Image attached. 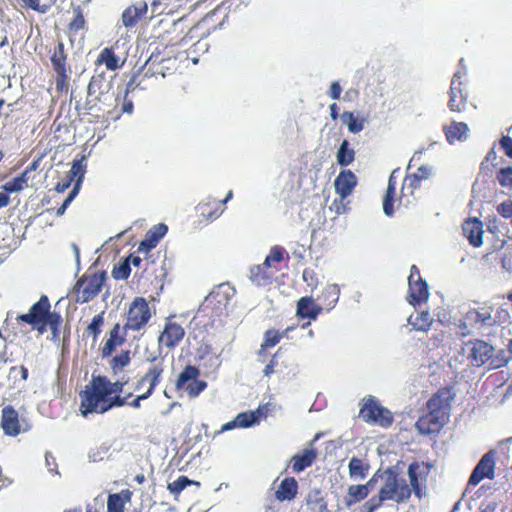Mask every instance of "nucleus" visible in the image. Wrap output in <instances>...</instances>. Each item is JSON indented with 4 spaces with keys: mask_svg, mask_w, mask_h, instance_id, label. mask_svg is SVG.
Returning <instances> with one entry per match:
<instances>
[{
    "mask_svg": "<svg viewBox=\"0 0 512 512\" xmlns=\"http://www.w3.org/2000/svg\"><path fill=\"white\" fill-rule=\"evenodd\" d=\"M124 383L111 382L105 377H93L84 391L80 393V412L86 417L89 413H105L114 406H123L125 398L118 394L122 392Z\"/></svg>",
    "mask_w": 512,
    "mask_h": 512,
    "instance_id": "1",
    "label": "nucleus"
},
{
    "mask_svg": "<svg viewBox=\"0 0 512 512\" xmlns=\"http://www.w3.org/2000/svg\"><path fill=\"white\" fill-rule=\"evenodd\" d=\"M453 399L450 389L438 391L427 403L428 413L416 422L418 431L425 435L439 431L448 421Z\"/></svg>",
    "mask_w": 512,
    "mask_h": 512,
    "instance_id": "2",
    "label": "nucleus"
},
{
    "mask_svg": "<svg viewBox=\"0 0 512 512\" xmlns=\"http://www.w3.org/2000/svg\"><path fill=\"white\" fill-rule=\"evenodd\" d=\"M382 484L378 496L369 499L364 508L367 512H373L384 501H394L396 503L405 502L411 496V488L403 478H398L392 472H385L381 477Z\"/></svg>",
    "mask_w": 512,
    "mask_h": 512,
    "instance_id": "3",
    "label": "nucleus"
},
{
    "mask_svg": "<svg viewBox=\"0 0 512 512\" xmlns=\"http://www.w3.org/2000/svg\"><path fill=\"white\" fill-rule=\"evenodd\" d=\"M359 417L365 422L373 423L381 427H389L393 421L392 413L372 396L363 399Z\"/></svg>",
    "mask_w": 512,
    "mask_h": 512,
    "instance_id": "4",
    "label": "nucleus"
},
{
    "mask_svg": "<svg viewBox=\"0 0 512 512\" xmlns=\"http://www.w3.org/2000/svg\"><path fill=\"white\" fill-rule=\"evenodd\" d=\"M106 280V274L94 273L78 281L76 293L77 302L86 303L94 299L101 291Z\"/></svg>",
    "mask_w": 512,
    "mask_h": 512,
    "instance_id": "5",
    "label": "nucleus"
},
{
    "mask_svg": "<svg viewBox=\"0 0 512 512\" xmlns=\"http://www.w3.org/2000/svg\"><path fill=\"white\" fill-rule=\"evenodd\" d=\"M150 317L151 313L147 301L141 297L135 298L129 307L124 329L140 330L148 323Z\"/></svg>",
    "mask_w": 512,
    "mask_h": 512,
    "instance_id": "6",
    "label": "nucleus"
},
{
    "mask_svg": "<svg viewBox=\"0 0 512 512\" xmlns=\"http://www.w3.org/2000/svg\"><path fill=\"white\" fill-rule=\"evenodd\" d=\"M50 310V303L46 296H42L26 314H21L17 320L26 322L37 327L39 333L44 332V322L48 317Z\"/></svg>",
    "mask_w": 512,
    "mask_h": 512,
    "instance_id": "7",
    "label": "nucleus"
},
{
    "mask_svg": "<svg viewBox=\"0 0 512 512\" xmlns=\"http://www.w3.org/2000/svg\"><path fill=\"white\" fill-rule=\"evenodd\" d=\"M409 294L408 300L412 305L420 304L429 297V290L427 283L422 280L418 268L413 265L411 267L410 275L408 277Z\"/></svg>",
    "mask_w": 512,
    "mask_h": 512,
    "instance_id": "8",
    "label": "nucleus"
},
{
    "mask_svg": "<svg viewBox=\"0 0 512 512\" xmlns=\"http://www.w3.org/2000/svg\"><path fill=\"white\" fill-rule=\"evenodd\" d=\"M495 473V451L491 450L484 454L479 463L474 468L470 478L469 485H477L483 479H493Z\"/></svg>",
    "mask_w": 512,
    "mask_h": 512,
    "instance_id": "9",
    "label": "nucleus"
},
{
    "mask_svg": "<svg viewBox=\"0 0 512 512\" xmlns=\"http://www.w3.org/2000/svg\"><path fill=\"white\" fill-rule=\"evenodd\" d=\"M466 73L458 71L454 74L450 87L449 108L454 112H461L466 106L467 96L463 91V80Z\"/></svg>",
    "mask_w": 512,
    "mask_h": 512,
    "instance_id": "10",
    "label": "nucleus"
},
{
    "mask_svg": "<svg viewBox=\"0 0 512 512\" xmlns=\"http://www.w3.org/2000/svg\"><path fill=\"white\" fill-rule=\"evenodd\" d=\"M464 352H468V359L472 365L481 366L490 359L493 348L484 341H475L465 343Z\"/></svg>",
    "mask_w": 512,
    "mask_h": 512,
    "instance_id": "11",
    "label": "nucleus"
},
{
    "mask_svg": "<svg viewBox=\"0 0 512 512\" xmlns=\"http://www.w3.org/2000/svg\"><path fill=\"white\" fill-rule=\"evenodd\" d=\"M357 185V177L351 170H342L334 181L336 193L341 199L348 197Z\"/></svg>",
    "mask_w": 512,
    "mask_h": 512,
    "instance_id": "12",
    "label": "nucleus"
},
{
    "mask_svg": "<svg viewBox=\"0 0 512 512\" xmlns=\"http://www.w3.org/2000/svg\"><path fill=\"white\" fill-rule=\"evenodd\" d=\"M185 331L181 325L168 321L165 328L159 336V342L167 348H174L183 339Z\"/></svg>",
    "mask_w": 512,
    "mask_h": 512,
    "instance_id": "13",
    "label": "nucleus"
},
{
    "mask_svg": "<svg viewBox=\"0 0 512 512\" xmlns=\"http://www.w3.org/2000/svg\"><path fill=\"white\" fill-rule=\"evenodd\" d=\"M317 438L318 437L316 436L315 439L309 444V447L292 457L291 467L293 472L300 473L313 464L317 456V452L313 448V442L317 440Z\"/></svg>",
    "mask_w": 512,
    "mask_h": 512,
    "instance_id": "14",
    "label": "nucleus"
},
{
    "mask_svg": "<svg viewBox=\"0 0 512 512\" xmlns=\"http://www.w3.org/2000/svg\"><path fill=\"white\" fill-rule=\"evenodd\" d=\"M152 364L145 373V375L141 379V384H148L147 392L148 394H152L155 386L159 383V378L163 373V359H158L157 357L149 358Z\"/></svg>",
    "mask_w": 512,
    "mask_h": 512,
    "instance_id": "15",
    "label": "nucleus"
},
{
    "mask_svg": "<svg viewBox=\"0 0 512 512\" xmlns=\"http://www.w3.org/2000/svg\"><path fill=\"white\" fill-rule=\"evenodd\" d=\"M147 12V4L145 2H137L127 7L121 15V24L125 28L134 27L138 20Z\"/></svg>",
    "mask_w": 512,
    "mask_h": 512,
    "instance_id": "16",
    "label": "nucleus"
},
{
    "mask_svg": "<svg viewBox=\"0 0 512 512\" xmlns=\"http://www.w3.org/2000/svg\"><path fill=\"white\" fill-rule=\"evenodd\" d=\"M463 233L474 247H480L483 244V224L478 219L473 218L465 221Z\"/></svg>",
    "mask_w": 512,
    "mask_h": 512,
    "instance_id": "17",
    "label": "nucleus"
},
{
    "mask_svg": "<svg viewBox=\"0 0 512 512\" xmlns=\"http://www.w3.org/2000/svg\"><path fill=\"white\" fill-rule=\"evenodd\" d=\"M427 467L424 463H412L408 468V476L411 485V491L413 490L415 495L420 497L421 484L426 480Z\"/></svg>",
    "mask_w": 512,
    "mask_h": 512,
    "instance_id": "18",
    "label": "nucleus"
},
{
    "mask_svg": "<svg viewBox=\"0 0 512 512\" xmlns=\"http://www.w3.org/2000/svg\"><path fill=\"white\" fill-rule=\"evenodd\" d=\"M2 428L9 436H16L20 432L18 413L11 406H5L2 409Z\"/></svg>",
    "mask_w": 512,
    "mask_h": 512,
    "instance_id": "19",
    "label": "nucleus"
},
{
    "mask_svg": "<svg viewBox=\"0 0 512 512\" xmlns=\"http://www.w3.org/2000/svg\"><path fill=\"white\" fill-rule=\"evenodd\" d=\"M447 141L454 144L456 141H466L469 136V127L464 122H452L444 127Z\"/></svg>",
    "mask_w": 512,
    "mask_h": 512,
    "instance_id": "20",
    "label": "nucleus"
},
{
    "mask_svg": "<svg viewBox=\"0 0 512 512\" xmlns=\"http://www.w3.org/2000/svg\"><path fill=\"white\" fill-rule=\"evenodd\" d=\"M322 308L311 297H302L297 303V315L301 318L316 319Z\"/></svg>",
    "mask_w": 512,
    "mask_h": 512,
    "instance_id": "21",
    "label": "nucleus"
},
{
    "mask_svg": "<svg viewBox=\"0 0 512 512\" xmlns=\"http://www.w3.org/2000/svg\"><path fill=\"white\" fill-rule=\"evenodd\" d=\"M298 484L294 478H285L280 483L275 492V497L279 501L292 500L297 494Z\"/></svg>",
    "mask_w": 512,
    "mask_h": 512,
    "instance_id": "22",
    "label": "nucleus"
},
{
    "mask_svg": "<svg viewBox=\"0 0 512 512\" xmlns=\"http://www.w3.org/2000/svg\"><path fill=\"white\" fill-rule=\"evenodd\" d=\"M110 88V82L106 81L103 75L93 76L88 85V96L94 97V101H100L101 95Z\"/></svg>",
    "mask_w": 512,
    "mask_h": 512,
    "instance_id": "23",
    "label": "nucleus"
},
{
    "mask_svg": "<svg viewBox=\"0 0 512 512\" xmlns=\"http://www.w3.org/2000/svg\"><path fill=\"white\" fill-rule=\"evenodd\" d=\"M97 62L104 63L109 70H116L124 64L125 59H121L119 56H117L114 52V47H111L104 48L100 52Z\"/></svg>",
    "mask_w": 512,
    "mask_h": 512,
    "instance_id": "24",
    "label": "nucleus"
},
{
    "mask_svg": "<svg viewBox=\"0 0 512 512\" xmlns=\"http://www.w3.org/2000/svg\"><path fill=\"white\" fill-rule=\"evenodd\" d=\"M408 323L418 331H427L433 323V318L428 311H416L408 318Z\"/></svg>",
    "mask_w": 512,
    "mask_h": 512,
    "instance_id": "25",
    "label": "nucleus"
},
{
    "mask_svg": "<svg viewBox=\"0 0 512 512\" xmlns=\"http://www.w3.org/2000/svg\"><path fill=\"white\" fill-rule=\"evenodd\" d=\"M123 341L124 336L120 334V325L116 324L110 331L109 339L102 349V355L104 357L111 355L115 348L121 345Z\"/></svg>",
    "mask_w": 512,
    "mask_h": 512,
    "instance_id": "26",
    "label": "nucleus"
},
{
    "mask_svg": "<svg viewBox=\"0 0 512 512\" xmlns=\"http://www.w3.org/2000/svg\"><path fill=\"white\" fill-rule=\"evenodd\" d=\"M233 295L234 289L227 284H222L209 295L208 300L226 306Z\"/></svg>",
    "mask_w": 512,
    "mask_h": 512,
    "instance_id": "27",
    "label": "nucleus"
},
{
    "mask_svg": "<svg viewBox=\"0 0 512 512\" xmlns=\"http://www.w3.org/2000/svg\"><path fill=\"white\" fill-rule=\"evenodd\" d=\"M341 121L347 125L349 132L356 134L364 129L366 119L356 117L354 113L345 111L341 114Z\"/></svg>",
    "mask_w": 512,
    "mask_h": 512,
    "instance_id": "28",
    "label": "nucleus"
},
{
    "mask_svg": "<svg viewBox=\"0 0 512 512\" xmlns=\"http://www.w3.org/2000/svg\"><path fill=\"white\" fill-rule=\"evenodd\" d=\"M349 476L354 480H360L366 477L369 465L362 459L353 457L348 464Z\"/></svg>",
    "mask_w": 512,
    "mask_h": 512,
    "instance_id": "29",
    "label": "nucleus"
},
{
    "mask_svg": "<svg viewBox=\"0 0 512 512\" xmlns=\"http://www.w3.org/2000/svg\"><path fill=\"white\" fill-rule=\"evenodd\" d=\"M349 145L347 140H343L338 148L336 159L337 163L341 166H348L355 159V151Z\"/></svg>",
    "mask_w": 512,
    "mask_h": 512,
    "instance_id": "30",
    "label": "nucleus"
},
{
    "mask_svg": "<svg viewBox=\"0 0 512 512\" xmlns=\"http://www.w3.org/2000/svg\"><path fill=\"white\" fill-rule=\"evenodd\" d=\"M261 415V408L256 411L239 413L236 417V424L238 428H247L253 426L259 422V416Z\"/></svg>",
    "mask_w": 512,
    "mask_h": 512,
    "instance_id": "31",
    "label": "nucleus"
},
{
    "mask_svg": "<svg viewBox=\"0 0 512 512\" xmlns=\"http://www.w3.org/2000/svg\"><path fill=\"white\" fill-rule=\"evenodd\" d=\"M65 59L64 45L59 43L51 57V62L59 76L65 77Z\"/></svg>",
    "mask_w": 512,
    "mask_h": 512,
    "instance_id": "32",
    "label": "nucleus"
},
{
    "mask_svg": "<svg viewBox=\"0 0 512 512\" xmlns=\"http://www.w3.org/2000/svg\"><path fill=\"white\" fill-rule=\"evenodd\" d=\"M374 479H370L365 485H351L348 488V495L355 501H360L367 497L369 489L374 486Z\"/></svg>",
    "mask_w": 512,
    "mask_h": 512,
    "instance_id": "33",
    "label": "nucleus"
},
{
    "mask_svg": "<svg viewBox=\"0 0 512 512\" xmlns=\"http://www.w3.org/2000/svg\"><path fill=\"white\" fill-rule=\"evenodd\" d=\"M27 186V171L23 172L20 176L7 181L2 188L6 192L15 193L22 191Z\"/></svg>",
    "mask_w": 512,
    "mask_h": 512,
    "instance_id": "34",
    "label": "nucleus"
},
{
    "mask_svg": "<svg viewBox=\"0 0 512 512\" xmlns=\"http://www.w3.org/2000/svg\"><path fill=\"white\" fill-rule=\"evenodd\" d=\"M199 371L194 366H187L179 375L177 380V388H184L185 385L197 379Z\"/></svg>",
    "mask_w": 512,
    "mask_h": 512,
    "instance_id": "35",
    "label": "nucleus"
},
{
    "mask_svg": "<svg viewBox=\"0 0 512 512\" xmlns=\"http://www.w3.org/2000/svg\"><path fill=\"white\" fill-rule=\"evenodd\" d=\"M191 484H194L198 487L200 486L199 482L190 480L186 476H180L178 479L168 484V489L171 493L178 494Z\"/></svg>",
    "mask_w": 512,
    "mask_h": 512,
    "instance_id": "36",
    "label": "nucleus"
},
{
    "mask_svg": "<svg viewBox=\"0 0 512 512\" xmlns=\"http://www.w3.org/2000/svg\"><path fill=\"white\" fill-rule=\"evenodd\" d=\"M340 289L337 284L327 285L323 291V295L328 300V306L333 308L339 299Z\"/></svg>",
    "mask_w": 512,
    "mask_h": 512,
    "instance_id": "37",
    "label": "nucleus"
},
{
    "mask_svg": "<svg viewBox=\"0 0 512 512\" xmlns=\"http://www.w3.org/2000/svg\"><path fill=\"white\" fill-rule=\"evenodd\" d=\"M468 359V352H464V345L450 358L449 365L453 369H458L465 365Z\"/></svg>",
    "mask_w": 512,
    "mask_h": 512,
    "instance_id": "38",
    "label": "nucleus"
},
{
    "mask_svg": "<svg viewBox=\"0 0 512 512\" xmlns=\"http://www.w3.org/2000/svg\"><path fill=\"white\" fill-rule=\"evenodd\" d=\"M265 266L256 265L250 269V279L252 282L261 285L262 282L269 278V274L265 271Z\"/></svg>",
    "mask_w": 512,
    "mask_h": 512,
    "instance_id": "39",
    "label": "nucleus"
},
{
    "mask_svg": "<svg viewBox=\"0 0 512 512\" xmlns=\"http://www.w3.org/2000/svg\"><path fill=\"white\" fill-rule=\"evenodd\" d=\"M103 323H104V318H103V312H102L98 315H95L92 319V322L87 327L86 331L93 335L94 342L97 340V336L100 333V328L103 325Z\"/></svg>",
    "mask_w": 512,
    "mask_h": 512,
    "instance_id": "40",
    "label": "nucleus"
},
{
    "mask_svg": "<svg viewBox=\"0 0 512 512\" xmlns=\"http://www.w3.org/2000/svg\"><path fill=\"white\" fill-rule=\"evenodd\" d=\"M69 173H70V179H69L70 181L74 177L78 176V180H77L76 184H78V187H79L80 183L82 181V178L84 177V173H85L84 159L79 160V161H74Z\"/></svg>",
    "mask_w": 512,
    "mask_h": 512,
    "instance_id": "41",
    "label": "nucleus"
},
{
    "mask_svg": "<svg viewBox=\"0 0 512 512\" xmlns=\"http://www.w3.org/2000/svg\"><path fill=\"white\" fill-rule=\"evenodd\" d=\"M123 500L119 494H112L108 497V512H123Z\"/></svg>",
    "mask_w": 512,
    "mask_h": 512,
    "instance_id": "42",
    "label": "nucleus"
},
{
    "mask_svg": "<svg viewBox=\"0 0 512 512\" xmlns=\"http://www.w3.org/2000/svg\"><path fill=\"white\" fill-rule=\"evenodd\" d=\"M206 382L198 381L197 379L185 385L183 390L187 391L191 397H196L200 392L206 388Z\"/></svg>",
    "mask_w": 512,
    "mask_h": 512,
    "instance_id": "43",
    "label": "nucleus"
},
{
    "mask_svg": "<svg viewBox=\"0 0 512 512\" xmlns=\"http://www.w3.org/2000/svg\"><path fill=\"white\" fill-rule=\"evenodd\" d=\"M497 180L501 186L512 188V167L502 168L497 175Z\"/></svg>",
    "mask_w": 512,
    "mask_h": 512,
    "instance_id": "44",
    "label": "nucleus"
},
{
    "mask_svg": "<svg viewBox=\"0 0 512 512\" xmlns=\"http://www.w3.org/2000/svg\"><path fill=\"white\" fill-rule=\"evenodd\" d=\"M479 323V317L472 316V310H470L464 317V321L460 325V334L462 336H466L471 332L469 326H472L473 323Z\"/></svg>",
    "mask_w": 512,
    "mask_h": 512,
    "instance_id": "45",
    "label": "nucleus"
},
{
    "mask_svg": "<svg viewBox=\"0 0 512 512\" xmlns=\"http://www.w3.org/2000/svg\"><path fill=\"white\" fill-rule=\"evenodd\" d=\"M280 341V335L275 330H268L265 333L264 342L261 345V349L272 348Z\"/></svg>",
    "mask_w": 512,
    "mask_h": 512,
    "instance_id": "46",
    "label": "nucleus"
},
{
    "mask_svg": "<svg viewBox=\"0 0 512 512\" xmlns=\"http://www.w3.org/2000/svg\"><path fill=\"white\" fill-rule=\"evenodd\" d=\"M23 3L36 11H39L41 13H45L48 8L53 3V0H49L47 2L41 3V0H22Z\"/></svg>",
    "mask_w": 512,
    "mask_h": 512,
    "instance_id": "47",
    "label": "nucleus"
},
{
    "mask_svg": "<svg viewBox=\"0 0 512 512\" xmlns=\"http://www.w3.org/2000/svg\"><path fill=\"white\" fill-rule=\"evenodd\" d=\"M283 259L282 249L279 247H274L271 249L269 255L266 257L263 265L268 268L271 266L272 262H280Z\"/></svg>",
    "mask_w": 512,
    "mask_h": 512,
    "instance_id": "48",
    "label": "nucleus"
},
{
    "mask_svg": "<svg viewBox=\"0 0 512 512\" xmlns=\"http://www.w3.org/2000/svg\"><path fill=\"white\" fill-rule=\"evenodd\" d=\"M395 192H390V190H386V194L383 199V211L385 215L392 216L394 213L393 208V199Z\"/></svg>",
    "mask_w": 512,
    "mask_h": 512,
    "instance_id": "49",
    "label": "nucleus"
},
{
    "mask_svg": "<svg viewBox=\"0 0 512 512\" xmlns=\"http://www.w3.org/2000/svg\"><path fill=\"white\" fill-rule=\"evenodd\" d=\"M167 230L168 228L165 224H158L149 230L147 236L159 242V240L167 233Z\"/></svg>",
    "mask_w": 512,
    "mask_h": 512,
    "instance_id": "50",
    "label": "nucleus"
},
{
    "mask_svg": "<svg viewBox=\"0 0 512 512\" xmlns=\"http://www.w3.org/2000/svg\"><path fill=\"white\" fill-rule=\"evenodd\" d=\"M472 316L479 317V323L483 325H491L493 323L490 309H483L482 311L472 310Z\"/></svg>",
    "mask_w": 512,
    "mask_h": 512,
    "instance_id": "51",
    "label": "nucleus"
},
{
    "mask_svg": "<svg viewBox=\"0 0 512 512\" xmlns=\"http://www.w3.org/2000/svg\"><path fill=\"white\" fill-rule=\"evenodd\" d=\"M85 19L79 8L74 9V19L70 23V28L73 30H80L84 27Z\"/></svg>",
    "mask_w": 512,
    "mask_h": 512,
    "instance_id": "52",
    "label": "nucleus"
},
{
    "mask_svg": "<svg viewBox=\"0 0 512 512\" xmlns=\"http://www.w3.org/2000/svg\"><path fill=\"white\" fill-rule=\"evenodd\" d=\"M131 269L129 263H122L118 268L113 270V276L116 279H127L130 275Z\"/></svg>",
    "mask_w": 512,
    "mask_h": 512,
    "instance_id": "53",
    "label": "nucleus"
},
{
    "mask_svg": "<svg viewBox=\"0 0 512 512\" xmlns=\"http://www.w3.org/2000/svg\"><path fill=\"white\" fill-rule=\"evenodd\" d=\"M20 376L22 381H26L28 377V370L24 366L12 367L9 371V377L16 379Z\"/></svg>",
    "mask_w": 512,
    "mask_h": 512,
    "instance_id": "54",
    "label": "nucleus"
},
{
    "mask_svg": "<svg viewBox=\"0 0 512 512\" xmlns=\"http://www.w3.org/2000/svg\"><path fill=\"white\" fill-rule=\"evenodd\" d=\"M497 212L505 218L512 217V200L504 201L498 205Z\"/></svg>",
    "mask_w": 512,
    "mask_h": 512,
    "instance_id": "55",
    "label": "nucleus"
},
{
    "mask_svg": "<svg viewBox=\"0 0 512 512\" xmlns=\"http://www.w3.org/2000/svg\"><path fill=\"white\" fill-rule=\"evenodd\" d=\"M130 362L129 352L121 353L113 359L114 368H123Z\"/></svg>",
    "mask_w": 512,
    "mask_h": 512,
    "instance_id": "56",
    "label": "nucleus"
},
{
    "mask_svg": "<svg viewBox=\"0 0 512 512\" xmlns=\"http://www.w3.org/2000/svg\"><path fill=\"white\" fill-rule=\"evenodd\" d=\"M433 173V167L431 166H420L415 173L417 179H428Z\"/></svg>",
    "mask_w": 512,
    "mask_h": 512,
    "instance_id": "57",
    "label": "nucleus"
},
{
    "mask_svg": "<svg viewBox=\"0 0 512 512\" xmlns=\"http://www.w3.org/2000/svg\"><path fill=\"white\" fill-rule=\"evenodd\" d=\"M157 243L158 242L155 239L147 236V238L140 243L138 250L141 252H148L152 248L156 247Z\"/></svg>",
    "mask_w": 512,
    "mask_h": 512,
    "instance_id": "58",
    "label": "nucleus"
},
{
    "mask_svg": "<svg viewBox=\"0 0 512 512\" xmlns=\"http://www.w3.org/2000/svg\"><path fill=\"white\" fill-rule=\"evenodd\" d=\"M59 319H60V317L58 315L49 313L48 317L45 319L44 328L46 326H49L50 329L53 330V332H55L57 329V324L59 322Z\"/></svg>",
    "mask_w": 512,
    "mask_h": 512,
    "instance_id": "59",
    "label": "nucleus"
},
{
    "mask_svg": "<svg viewBox=\"0 0 512 512\" xmlns=\"http://www.w3.org/2000/svg\"><path fill=\"white\" fill-rule=\"evenodd\" d=\"M341 92H342V88H341L339 82L338 81L332 82V84L330 86V90H329V96L333 100H337L340 98Z\"/></svg>",
    "mask_w": 512,
    "mask_h": 512,
    "instance_id": "60",
    "label": "nucleus"
},
{
    "mask_svg": "<svg viewBox=\"0 0 512 512\" xmlns=\"http://www.w3.org/2000/svg\"><path fill=\"white\" fill-rule=\"evenodd\" d=\"M500 144L505 150L506 155L512 158V138L509 136H504L501 139Z\"/></svg>",
    "mask_w": 512,
    "mask_h": 512,
    "instance_id": "61",
    "label": "nucleus"
},
{
    "mask_svg": "<svg viewBox=\"0 0 512 512\" xmlns=\"http://www.w3.org/2000/svg\"><path fill=\"white\" fill-rule=\"evenodd\" d=\"M276 366V359L275 356L271 359V361L266 365V367L263 370V373L265 376H270L274 373V368Z\"/></svg>",
    "mask_w": 512,
    "mask_h": 512,
    "instance_id": "62",
    "label": "nucleus"
},
{
    "mask_svg": "<svg viewBox=\"0 0 512 512\" xmlns=\"http://www.w3.org/2000/svg\"><path fill=\"white\" fill-rule=\"evenodd\" d=\"M78 184H75L73 190L69 193V195L67 196V198L65 199V201L63 202L62 205H65V207L67 208L70 203L73 201L74 197L76 196V194L78 193Z\"/></svg>",
    "mask_w": 512,
    "mask_h": 512,
    "instance_id": "63",
    "label": "nucleus"
},
{
    "mask_svg": "<svg viewBox=\"0 0 512 512\" xmlns=\"http://www.w3.org/2000/svg\"><path fill=\"white\" fill-rule=\"evenodd\" d=\"M235 428H238V426H237L236 420L234 418L232 421H229V422L225 423L224 425H222V427L218 433H223V432L235 429Z\"/></svg>",
    "mask_w": 512,
    "mask_h": 512,
    "instance_id": "64",
    "label": "nucleus"
}]
</instances>
